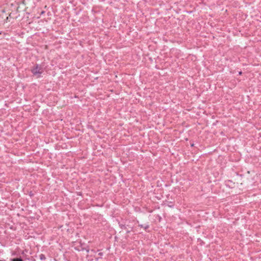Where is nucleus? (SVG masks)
<instances>
[{"instance_id":"obj_5","label":"nucleus","mask_w":261,"mask_h":261,"mask_svg":"<svg viewBox=\"0 0 261 261\" xmlns=\"http://www.w3.org/2000/svg\"><path fill=\"white\" fill-rule=\"evenodd\" d=\"M242 74V72H239V74Z\"/></svg>"},{"instance_id":"obj_6","label":"nucleus","mask_w":261,"mask_h":261,"mask_svg":"<svg viewBox=\"0 0 261 261\" xmlns=\"http://www.w3.org/2000/svg\"><path fill=\"white\" fill-rule=\"evenodd\" d=\"M0 261H3V260H0Z\"/></svg>"},{"instance_id":"obj_3","label":"nucleus","mask_w":261,"mask_h":261,"mask_svg":"<svg viewBox=\"0 0 261 261\" xmlns=\"http://www.w3.org/2000/svg\"><path fill=\"white\" fill-rule=\"evenodd\" d=\"M140 226L141 227L143 228L144 229H146L148 227V225H147V224H145L144 225L141 224V225H140Z\"/></svg>"},{"instance_id":"obj_1","label":"nucleus","mask_w":261,"mask_h":261,"mask_svg":"<svg viewBox=\"0 0 261 261\" xmlns=\"http://www.w3.org/2000/svg\"><path fill=\"white\" fill-rule=\"evenodd\" d=\"M32 72L35 75H36L37 77H39L42 73L43 69L41 66L36 65V66L32 69Z\"/></svg>"},{"instance_id":"obj_4","label":"nucleus","mask_w":261,"mask_h":261,"mask_svg":"<svg viewBox=\"0 0 261 261\" xmlns=\"http://www.w3.org/2000/svg\"><path fill=\"white\" fill-rule=\"evenodd\" d=\"M40 259H42V260L45 259V256L43 254H41L40 255Z\"/></svg>"},{"instance_id":"obj_2","label":"nucleus","mask_w":261,"mask_h":261,"mask_svg":"<svg viewBox=\"0 0 261 261\" xmlns=\"http://www.w3.org/2000/svg\"><path fill=\"white\" fill-rule=\"evenodd\" d=\"M12 261H23L21 258H14L12 259Z\"/></svg>"}]
</instances>
